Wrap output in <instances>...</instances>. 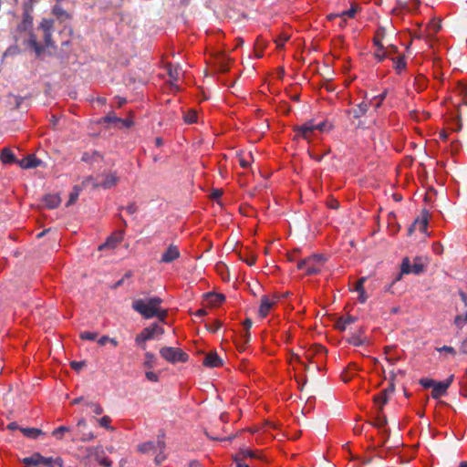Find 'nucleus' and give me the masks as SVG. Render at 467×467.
<instances>
[{
	"label": "nucleus",
	"instance_id": "1",
	"mask_svg": "<svg viewBox=\"0 0 467 467\" xmlns=\"http://www.w3.org/2000/svg\"><path fill=\"white\" fill-rule=\"evenodd\" d=\"M15 38L17 43L32 48L36 56H40L44 50L33 33V17L27 11L24 13L22 21L17 25Z\"/></svg>",
	"mask_w": 467,
	"mask_h": 467
},
{
	"label": "nucleus",
	"instance_id": "2",
	"mask_svg": "<svg viewBox=\"0 0 467 467\" xmlns=\"http://www.w3.org/2000/svg\"><path fill=\"white\" fill-rule=\"evenodd\" d=\"M162 300L158 296L147 297L134 300L132 308L140 314L144 318L157 317L164 322L167 317V310L161 307Z\"/></svg>",
	"mask_w": 467,
	"mask_h": 467
},
{
	"label": "nucleus",
	"instance_id": "3",
	"mask_svg": "<svg viewBox=\"0 0 467 467\" xmlns=\"http://www.w3.org/2000/svg\"><path fill=\"white\" fill-rule=\"evenodd\" d=\"M326 259L321 254H314L300 260L297 263V267L305 271L307 275H317L320 272L324 265Z\"/></svg>",
	"mask_w": 467,
	"mask_h": 467
},
{
	"label": "nucleus",
	"instance_id": "4",
	"mask_svg": "<svg viewBox=\"0 0 467 467\" xmlns=\"http://www.w3.org/2000/svg\"><path fill=\"white\" fill-rule=\"evenodd\" d=\"M164 329L157 323H153L150 327H145L135 338V342L141 348H146V341L153 339L157 336H161Z\"/></svg>",
	"mask_w": 467,
	"mask_h": 467
},
{
	"label": "nucleus",
	"instance_id": "5",
	"mask_svg": "<svg viewBox=\"0 0 467 467\" xmlns=\"http://www.w3.org/2000/svg\"><path fill=\"white\" fill-rule=\"evenodd\" d=\"M161 356L171 363L184 362L187 360L188 356L180 348L172 347H164L160 350Z\"/></svg>",
	"mask_w": 467,
	"mask_h": 467
},
{
	"label": "nucleus",
	"instance_id": "6",
	"mask_svg": "<svg viewBox=\"0 0 467 467\" xmlns=\"http://www.w3.org/2000/svg\"><path fill=\"white\" fill-rule=\"evenodd\" d=\"M25 467H53V458L44 457L39 453H34L22 460Z\"/></svg>",
	"mask_w": 467,
	"mask_h": 467
},
{
	"label": "nucleus",
	"instance_id": "7",
	"mask_svg": "<svg viewBox=\"0 0 467 467\" xmlns=\"http://www.w3.org/2000/svg\"><path fill=\"white\" fill-rule=\"evenodd\" d=\"M86 451L88 457L94 458L100 465L104 467L112 465V462L103 456L104 451L101 446L88 447Z\"/></svg>",
	"mask_w": 467,
	"mask_h": 467
},
{
	"label": "nucleus",
	"instance_id": "8",
	"mask_svg": "<svg viewBox=\"0 0 467 467\" xmlns=\"http://www.w3.org/2000/svg\"><path fill=\"white\" fill-rule=\"evenodd\" d=\"M164 438L165 434L163 431L160 432L157 436V454L154 458V462L157 465L161 464L167 458L165 454L166 442Z\"/></svg>",
	"mask_w": 467,
	"mask_h": 467
},
{
	"label": "nucleus",
	"instance_id": "9",
	"mask_svg": "<svg viewBox=\"0 0 467 467\" xmlns=\"http://www.w3.org/2000/svg\"><path fill=\"white\" fill-rule=\"evenodd\" d=\"M453 380V376H451L449 379H447L444 381H439L434 383V386L432 388L431 397L433 399H439L441 396H443L448 388L451 386V382Z\"/></svg>",
	"mask_w": 467,
	"mask_h": 467
},
{
	"label": "nucleus",
	"instance_id": "10",
	"mask_svg": "<svg viewBox=\"0 0 467 467\" xmlns=\"http://www.w3.org/2000/svg\"><path fill=\"white\" fill-rule=\"evenodd\" d=\"M296 135L301 136L303 139L306 140H311L316 130L314 127V121L309 120L306 122L305 124L298 127L296 130Z\"/></svg>",
	"mask_w": 467,
	"mask_h": 467
},
{
	"label": "nucleus",
	"instance_id": "11",
	"mask_svg": "<svg viewBox=\"0 0 467 467\" xmlns=\"http://www.w3.org/2000/svg\"><path fill=\"white\" fill-rule=\"evenodd\" d=\"M179 248L174 244H170L167 250L162 254L161 263L169 264L180 257Z\"/></svg>",
	"mask_w": 467,
	"mask_h": 467
},
{
	"label": "nucleus",
	"instance_id": "12",
	"mask_svg": "<svg viewBox=\"0 0 467 467\" xmlns=\"http://www.w3.org/2000/svg\"><path fill=\"white\" fill-rule=\"evenodd\" d=\"M394 387L391 385L389 388L382 390L379 395L374 398V401L379 406V411L382 410V407L388 402L389 395L393 393Z\"/></svg>",
	"mask_w": 467,
	"mask_h": 467
},
{
	"label": "nucleus",
	"instance_id": "13",
	"mask_svg": "<svg viewBox=\"0 0 467 467\" xmlns=\"http://www.w3.org/2000/svg\"><path fill=\"white\" fill-rule=\"evenodd\" d=\"M222 364L223 361L216 352L208 353L203 359V365H205L206 367L217 368L220 367Z\"/></svg>",
	"mask_w": 467,
	"mask_h": 467
},
{
	"label": "nucleus",
	"instance_id": "14",
	"mask_svg": "<svg viewBox=\"0 0 467 467\" xmlns=\"http://www.w3.org/2000/svg\"><path fill=\"white\" fill-rule=\"evenodd\" d=\"M123 234L122 232H119L117 234L109 236L107 241L99 246V250H103L105 248H114L118 244L122 241Z\"/></svg>",
	"mask_w": 467,
	"mask_h": 467
},
{
	"label": "nucleus",
	"instance_id": "15",
	"mask_svg": "<svg viewBox=\"0 0 467 467\" xmlns=\"http://www.w3.org/2000/svg\"><path fill=\"white\" fill-rule=\"evenodd\" d=\"M275 304V302L274 300H271L269 297L267 296H263L261 298V305H260V307H259V315L261 317H265L271 308L273 307V306Z\"/></svg>",
	"mask_w": 467,
	"mask_h": 467
},
{
	"label": "nucleus",
	"instance_id": "16",
	"mask_svg": "<svg viewBox=\"0 0 467 467\" xmlns=\"http://www.w3.org/2000/svg\"><path fill=\"white\" fill-rule=\"evenodd\" d=\"M234 456H241L243 457V460L244 461L246 458L250 459H258L263 460V456L261 455L260 451H253L248 448H241L239 452L236 453Z\"/></svg>",
	"mask_w": 467,
	"mask_h": 467
},
{
	"label": "nucleus",
	"instance_id": "17",
	"mask_svg": "<svg viewBox=\"0 0 467 467\" xmlns=\"http://www.w3.org/2000/svg\"><path fill=\"white\" fill-rule=\"evenodd\" d=\"M43 202L47 208L54 209L59 205L61 200L57 194H47L44 197Z\"/></svg>",
	"mask_w": 467,
	"mask_h": 467
},
{
	"label": "nucleus",
	"instance_id": "18",
	"mask_svg": "<svg viewBox=\"0 0 467 467\" xmlns=\"http://www.w3.org/2000/svg\"><path fill=\"white\" fill-rule=\"evenodd\" d=\"M40 161L36 159L34 155H30L26 159H23L19 161L20 167L23 169H31L36 168L40 164Z\"/></svg>",
	"mask_w": 467,
	"mask_h": 467
},
{
	"label": "nucleus",
	"instance_id": "19",
	"mask_svg": "<svg viewBox=\"0 0 467 467\" xmlns=\"http://www.w3.org/2000/svg\"><path fill=\"white\" fill-rule=\"evenodd\" d=\"M118 182V177L115 173H108L104 176V179L99 182L100 186L104 189H109L113 187Z\"/></svg>",
	"mask_w": 467,
	"mask_h": 467
},
{
	"label": "nucleus",
	"instance_id": "20",
	"mask_svg": "<svg viewBox=\"0 0 467 467\" xmlns=\"http://www.w3.org/2000/svg\"><path fill=\"white\" fill-rule=\"evenodd\" d=\"M368 109V105L366 102H361L357 108L351 109L350 114H352L353 118L358 119L365 115Z\"/></svg>",
	"mask_w": 467,
	"mask_h": 467
},
{
	"label": "nucleus",
	"instance_id": "21",
	"mask_svg": "<svg viewBox=\"0 0 467 467\" xmlns=\"http://www.w3.org/2000/svg\"><path fill=\"white\" fill-rule=\"evenodd\" d=\"M138 451L141 453H149L157 451V441H146L138 446Z\"/></svg>",
	"mask_w": 467,
	"mask_h": 467
},
{
	"label": "nucleus",
	"instance_id": "22",
	"mask_svg": "<svg viewBox=\"0 0 467 467\" xmlns=\"http://www.w3.org/2000/svg\"><path fill=\"white\" fill-rule=\"evenodd\" d=\"M53 14L57 16V18L61 21V22H64L67 19L70 18V16L68 15V13L67 11H65L60 5H56L54 7H53Z\"/></svg>",
	"mask_w": 467,
	"mask_h": 467
},
{
	"label": "nucleus",
	"instance_id": "23",
	"mask_svg": "<svg viewBox=\"0 0 467 467\" xmlns=\"http://www.w3.org/2000/svg\"><path fill=\"white\" fill-rule=\"evenodd\" d=\"M101 159V155L98 151L85 152L83 153L81 160L85 162L93 163L99 161Z\"/></svg>",
	"mask_w": 467,
	"mask_h": 467
},
{
	"label": "nucleus",
	"instance_id": "24",
	"mask_svg": "<svg viewBox=\"0 0 467 467\" xmlns=\"http://www.w3.org/2000/svg\"><path fill=\"white\" fill-rule=\"evenodd\" d=\"M20 431L25 436L32 439H36L43 434L42 431L36 428H21Z\"/></svg>",
	"mask_w": 467,
	"mask_h": 467
},
{
	"label": "nucleus",
	"instance_id": "25",
	"mask_svg": "<svg viewBox=\"0 0 467 467\" xmlns=\"http://www.w3.org/2000/svg\"><path fill=\"white\" fill-rule=\"evenodd\" d=\"M0 158H1L2 162H4V163H12L15 161L14 153L7 148H5L2 150Z\"/></svg>",
	"mask_w": 467,
	"mask_h": 467
},
{
	"label": "nucleus",
	"instance_id": "26",
	"mask_svg": "<svg viewBox=\"0 0 467 467\" xmlns=\"http://www.w3.org/2000/svg\"><path fill=\"white\" fill-rule=\"evenodd\" d=\"M198 119L197 112L194 109H189L183 115V120L187 124L196 123Z\"/></svg>",
	"mask_w": 467,
	"mask_h": 467
},
{
	"label": "nucleus",
	"instance_id": "27",
	"mask_svg": "<svg viewBox=\"0 0 467 467\" xmlns=\"http://www.w3.org/2000/svg\"><path fill=\"white\" fill-rule=\"evenodd\" d=\"M100 184L99 182L97 181L96 178H94L93 176H88L81 183V189L82 188H87V187H91L92 189H95V188H98L99 187Z\"/></svg>",
	"mask_w": 467,
	"mask_h": 467
},
{
	"label": "nucleus",
	"instance_id": "28",
	"mask_svg": "<svg viewBox=\"0 0 467 467\" xmlns=\"http://www.w3.org/2000/svg\"><path fill=\"white\" fill-rule=\"evenodd\" d=\"M181 72H182V68L179 66H171V65L168 66V74L172 80H174V81L178 80V78H180Z\"/></svg>",
	"mask_w": 467,
	"mask_h": 467
},
{
	"label": "nucleus",
	"instance_id": "29",
	"mask_svg": "<svg viewBox=\"0 0 467 467\" xmlns=\"http://www.w3.org/2000/svg\"><path fill=\"white\" fill-rule=\"evenodd\" d=\"M53 26H54V21L53 20L44 18V19H42V21H41V23L39 25V28L43 31V33L52 32L53 31Z\"/></svg>",
	"mask_w": 467,
	"mask_h": 467
},
{
	"label": "nucleus",
	"instance_id": "30",
	"mask_svg": "<svg viewBox=\"0 0 467 467\" xmlns=\"http://www.w3.org/2000/svg\"><path fill=\"white\" fill-rule=\"evenodd\" d=\"M207 298L210 300V303L213 305H219L224 300V296L219 294H208Z\"/></svg>",
	"mask_w": 467,
	"mask_h": 467
},
{
	"label": "nucleus",
	"instance_id": "31",
	"mask_svg": "<svg viewBox=\"0 0 467 467\" xmlns=\"http://www.w3.org/2000/svg\"><path fill=\"white\" fill-rule=\"evenodd\" d=\"M80 191H81V187L77 185L73 188V191L72 192L70 193V196H69V200L67 203V205H71L72 203L75 202V201L78 199L79 193H80Z\"/></svg>",
	"mask_w": 467,
	"mask_h": 467
},
{
	"label": "nucleus",
	"instance_id": "32",
	"mask_svg": "<svg viewBox=\"0 0 467 467\" xmlns=\"http://www.w3.org/2000/svg\"><path fill=\"white\" fill-rule=\"evenodd\" d=\"M427 224H428L427 219L421 218V219L415 220V222L413 223V227L417 228L418 230H420V232L423 233L426 230Z\"/></svg>",
	"mask_w": 467,
	"mask_h": 467
},
{
	"label": "nucleus",
	"instance_id": "33",
	"mask_svg": "<svg viewBox=\"0 0 467 467\" xmlns=\"http://www.w3.org/2000/svg\"><path fill=\"white\" fill-rule=\"evenodd\" d=\"M454 324L462 328L465 324H467V312L464 315H458L455 317Z\"/></svg>",
	"mask_w": 467,
	"mask_h": 467
},
{
	"label": "nucleus",
	"instance_id": "34",
	"mask_svg": "<svg viewBox=\"0 0 467 467\" xmlns=\"http://www.w3.org/2000/svg\"><path fill=\"white\" fill-rule=\"evenodd\" d=\"M69 431V428L66 426H60L53 431L52 435L58 440L62 439L63 433Z\"/></svg>",
	"mask_w": 467,
	"mask_h": 467
},
{
	"label": "nucleus",
	"instance_id": "35",
	"mask_svg": "<svg viewBox=\"0 0 467 467\" xmlns=\"http://www.w3.org/2000/svg\"><path fill=\"white\" fill-rule=\"evenodd\" d=\"M348 342L353 346L358 347L364 343V339L359 335L354 334L348 338Z\"/></svg>",
	"mask_w": 467,
	"mask_h": 467
},
{
	"label": "nucleus",
	"instance_id": "36",
	"mask_svg": "<svg viewBox=\"0 0 467 467\" xmlns=\"http://www.w3.org/2000/svg\"><path fill=\"white\" fill-rule=\"evenodd\" d=\"M388 56H389V52L384 50L383 46H380L379 48H377V51L375 52V57L379 61H382Z\"/></svg>",
	"mask_w": 467,
	"mask_h": 467
},
{
	"label": "nucleus",
	"instance_id": "37",
	"mask_svg": "<svg viewBox=\"0 0 467 467\" xmlns=\"http://www.w3.org/2000/svg\"><path fill=\"white\" fill-rule=\"evenodd\" d=\"M98 337V333L84 331L80 333V338L83 340H95Z\"/></svg>",
	"mask_w": 467,
	"mask_h": 467
},
{
	"label": "nucleus",
	"instance_id": "38",
	"mask_svg": "<svg viewBox=\"0 0 467 467\" xmlns=\"http://www.w3.org/2000/svg\"><path fill=\"white\" fill-rule=\"evenodd\" d=\"M392 60L394 61L395 68L398 71H401L402 69L405 68L406 62H405L403 57H397V59L396 58H392Z\"/></svg>",
	"mask_w": 467,
	"mask_h": 467
},
{
	"label": "nucleus",
	"instance_id": "39",
	"mask_svg": "<svg viewBox=\"0 0 467 467\" xmlns=\"http://www.w3.org/2000/svg\"><path fill=\"white\" fill-rule=\"evenodd\" d=\"M357 12H358V7L352 6L350 9L340 13V17L353 18Z\"/></svg>",
	"mask_w": 467,
	"mask_h": 467
},
{
	"label": "nucleus",
	"instance_id": "40",
	"mask_svg": "<svg viewBox=\"0 0 467 467\" xmlns=\"http://www.w3.org/2000/svg\"><path fill=\"white\" fill-rule=\"evenodd\" d=\"M99 421V424L107 429V430H111L112 428L110 427V421H111V419L109 417V416H103L101 419L98 420Z\"/></svg>",
	"mask_w": 467,
	"mask_h": 467
},
{
	"label": "nucleus",
	"instance_id": "41",
	"mask_svg": "<svg viewBox=\"0 0 467 467\" xmlns=\"http://www.w3.org/2000/svg\"><path fill=\"white\" fill-rule=\"evenodd\" d=\"M44 42L47 47H54L55 43L52 40V32L44 33Z\"/></svg>",
	"mask_w": 467,
	"mask_h": 467
},
{
	"label": "nucleus",
	"instance_id": "42",
	"mask_svg": "<svg viewBox=\"0 0 467 467\" xmlns=\"http://www.w3.org/2000/svg\"><path fill=\"white\" fill-rule=\"evenodd\" d=\"M387 423V418L385 415L383 414H379L377 416V418L375 419V423L374 425L378 428H381L383 426H385Z\"/></svg>",
	"mask_w": 467,
	"mask_h": 467
},
{
	"label": "nucleus",
	"instance_id": "43",
	"mask_svg": "<svg viewBox=\"0 0 467 467\" xmlns=\"http://www.w3.org/2000/svg\"><path fill=\"white\" fill-rule=\"evenodd\" d=\"M155 357L152 353L150 352H146L145 354V361H144V366L147 367V368H152L153 367V360H154Z\"/></svg>",
	"mask_w": 467,
	"mask_h": 467
},
{
	"label": "nucleus",
	"instance_id": "44",
	"mask_svg": "<svg viewBox=\"0 0 467 467\" xmlns=\"http://www.w3.org/2000/svg\"><path fill=\"white\" fill-rule=\"evenodd\" d=\"M411 264L408 258H404L401 264V274H410Z\"/></svg>",
	"mask_w": 467,
	"mask_h": 467
},
{
	"label": "nucleus",
	"instance_id": "45",
	"mask_svg": "<svg viewBox=\"0 0 467 467\" xmlns=\"http://www.w3.org/2000/svg\"><path fill=\"white\" fill-rule=\"evenodd\" d=\"M423 270V265L420 264V263H418V262H414L412 265H411V268H410V273H413L415 275H419L422 272Z\"/></svg>",
	"mask_w": 467,
	"mask_h": 467
},
{
	"label": "nucleus",
	"instance_id": "46",
	"mask_svg": "<svg viewBox=\"0 0 467 467\" xmlns=\"http://www.w3.org/2000/svg\"><path fill=\"white\" fill-rule=\"evenodd\" d=\"M434 383L435 381L431 379H421L420 380V384L425 389L433 388Z\"/></svg>",
	"mask_w": 467,
	"mask_h": 467
},
{
	"label": "nucleus",
	"instance_id": "47",
	"mask_svg": "<svg viewBox=\"0 0 467 467\" xmlns=\"http://www.w3.org/2000/svg\"><path fill=\"white\" fill-rule=\"evenodd\" d=\"M366 277H361L360 279L358 280V282L355 284V291H357L358 293V292H361V291H364V283L366 281Z\"/></svg>",
	"mask_w": 467,
	"mask_h": 467
},
{
	"label": "nucleus",
	"instance_id": "48",
	"mask_svg": "<svg viewBox=\"0 0 467 467\" xmlns=\"http://www.w3.org/2000/svg\"><path fill=\"white\" fill-rule=\"evenodd\" d=\"M234 462H235V467H250L241 456H234Z\"/></svg>",
	"mask_w": 467,
	"mask_h": 467
},
{
	"label": "nucleus",
	"instance_id": "49",
	"mask_svg": "<svg viewBox=\"0 0 467 467\" xmlns=\"http://www.w3.org/2000/svg\"><path fill=\"white\" fill-rule=\"evenodd\" d=\"M94 438H95V435L93 434V432L88 431V432H82L80 440L82 441H92Z\"/></svg>",
	"mask_w": 467,
	"mask_h": 467
},
{
	"label": "nucleus",
	"instance_id": "50",
	"mask_svg": "<svg viewBox=\"0 0 467 467\" xmlns=\"http://www.w3.org/2000/svg\"><path fill=\"white\" fill-rule=\"evenodd\" d=\"M92 410V411L96 414V415H100L102 414L103 412V409L101 408L100 405H99L98 403H90L88 404Z\"/></svg>",
	"mask_w": 467,
	"mask_h": 467
},
{
	"label": "nucleus",
	"instance_id": "51",
	"mask_svg": "<svg viewBox=\"0 0 467 467\" xmlns=\"http://www.w3.org/2000/svg\"><path fill=\"white\" fill-rule=\"evenodd\" d=\"M148 380L152 382H157L159 380V377L155 372L152 371H147L145 374Z\"/></svg>",
	"mask_w": 467,
	"mask_h": 467
},
{
	"label": "nucleus",
	"instance_id": "52",
	"mask_svg": "<svg viewBox=\"0 0 467 467\" xmlns=\"http://www.w3.org/2000/svg\"><path fill=\"white\" fill-rule=\"evenodd\" d=\"M84 365L85 363L82 361H72L70 363L71 368L77 371L80 370L84 367Z\"/></svg>",
	"mask_w": 467,
	"mask_h": 467
},
{
	"label": "nucleus",
	"instance_id": "53",
	"mask_svg": "<svg viewBox=\"0 0 467 467\" xmlns=\"http://www.w3.org/2000/svg\"><path fill=\"white\" fill-rule=\"evenodd\" d=\"M344 321V328H347V327L356 321V317L352 316H348L345 318H341Z\"/></svg>",
	"mask_w": 467,
	"mask_h": 467
},
{
	"label": "nucleus",
	"instance_id": "54",
	"mask_svg": "<svg viewBox=\"0 0 467 467\" xmlns=\"http://www.w3.org/2000/svg\"><path fill=\"white\" fill-rule=\"evenodd\" d=\"M314 127H315L316 130L324 131L327 130V122H324V121L319 122L317 124H316L314 122Z\"/></svg>",
	"mask_w": 467,
	"mask_h": 467
},
{
	"label": "nucleus",
	"instance_id": "55",
	"mask_svg": "<svg viewBox=\"0 0 467 467\" xmlns=\"http://www.w3.org/2000/svg\"><path fill=\"white\" fill-rule=\"evenodd\" d=\"M244 329H245V337H246V340H247L248 337H249V329L252 327V321L250 319H246L244 322Z\"/></svg>",
	"mask_w": 467,
	"mask_h": 467
},
{
	"label": "nucleus",
	"instance_id": "56",
	"mask_svg": "<svg viewBox=\"0 0 467 467\" xmlns=\"http://www.w3.org/2000/svg\"><path fill=\"white\" fill-rule=\"evenodd\" d=\"M138 208L135 203H130L126 207V211L130 214H134L137 212Z\"/></svg>",
	"mask_w": 467,
	"mask_h": 467
},
{
	"label": "nucleus",
	"instance_id": "57",
	"mask_svg": "<svg viewBox=\"0 0 467 467\" xmlns=\"http://www.w3.org/2000/svg\"><path fill=\"white\" fill-rule=\"evenodd\" d=\"M438 351H444L446 353H450V354H454L455 353V350L453 348L451 347H449V346H443L440 348H437Z\"/></svg>",
	"mask_w": 467,
	"mask_h": 467
},
{
	"label": "nucleus",
	"instance_id": "58",
	"mask_svg": "<svg viewBox=\"0 0 467 467\" xmlns=\"http://www.w3.org/2000/svg\"><path fill=\"white\" fill-rule=\"evenodd\" d=\"M386 94H387V93H386V91H384L382 94H380V95H379V96L375 97V99H379V101L375 104V107H376V108L380 107V105H381L382 101H383V100L385 99V98H386Z\"/></svg>",
	"mask_w": 467,
	"mask_h": 467
},
{
	"label": "nucleus",
	"instance_id": "59",
	"mask_svg": "<svg viewBox=\"0 0 467 467\" xmlns=\"http://www.w3.org/2000/svg\"><path fill=\"white\" fill-rule=\"evenodd\" d=\"M441 26L439 23H432L431 26H430V30L432 32V33H436L439 31Z\"/></svg>",
	"mask_w": 467,
	"mask_h": 467
},
{
	"label": "nucleus",
	"instance_id": "60",
	"mask_svg": "<svg viewBox=\"0 0 467 467\" xmlns=\"http://www.w3.org/2000/svg\"><path fill=\"white\" fill-rule=\"evenodd\" d=\"M367 298H368V296L366 295L365 290L361 291V292H358V300H359L360 303H365Z\"/></svg>",
	"mask_w": 467,
	"mask_h": 467
},
{
	"label": "nucleus",
	"instance_id": "61",
	"mask_svg": "<svg viewBox=\"0 0 467 467\" xmlns=\"http://www.w3.org/2000/svg\"><path fill=\"white\" fill-rule=\"evenodd\" d=\"M248 265H253L255 264V257L254 256H250V257H247L245 259H243Z\"/></svg>",
	"mask_w": 467,
	"mask_h": 467
},
{
	"label": "nucleus",
	"instance_id": "62",
	"mask_svg": "<svg viewBox=\"0 0 467 467\" xmlns=\"http://www.w3.org/2000/svg\"><path fill=\"white\" fill-rule=\"evenodd\" d=\"M459 296H460L461 300L462 301L464 306H467V295L464 292L460 291Z\"/></svg>",
	"mask_w": 467,
	"mask_h": 467
},
{
	"label": "nucleus",
	"instance_id": "63",
	"mask_svg": "<svg viewBox=\"0 0 467 467\" xmlns=\"http://www.w3.org/2000/svg\"><path fill=\"white\" fill-rule=\"evenodd\" d=\"M63 463V460L60 457H57L56 459L53 458V466L57 465L58 467H64Z\"/></svg>",
	"mask_w": 467,
	"mask_h": 467
},
{
	"label": "nucleus",
	"instance_id": "64",
	"mask_svg": "<svg viewBox=\"0 0 467 467\" xmlns=\"http://www.w3.org/2000/svg\"><path fill=\"white\" fill-rule=\"evenodd\" d=\"M109 337L108 336H102L99 340H98V343L100 345V346H104L106 343L109 342Z\"/></svg>",
	"mask_w": 467,
	"mask_h": 467
}]
</instances>
